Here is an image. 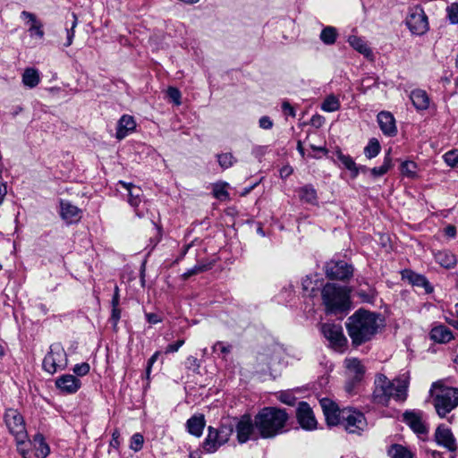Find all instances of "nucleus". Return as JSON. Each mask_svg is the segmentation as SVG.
Masks as SVG:
<instances>
[{
  "label": "nucleus",
  "mask_w": 458,
  "mask_h": 458,
  "mask_svg": "<svg viewBox=\"0 0 458 458\" xmlns=\"http://www.w3.org/2000/svg\"><path fill=\"white\" fill-rule=\"evenodd\" d=\"M299 199L301 202L316 206L318 203V198L316 189L311 184H306L297 189Z\"/></svg>",
  "instance_id": "26"
},
{
  "label": "nucleus",
  "mask_w": 458,
  "mask_h": 458,
  "mask_svg": "<svg viewBox=\"0 0 458 458\" xmlns=\"http://www.w3.org/2000/svg\"><path fill=\"white\" fill-rule=\"evenodd\" d=\"M4 422L8 432L14 438L17 452L23 458H27L30 453L28 446L30 441L24 417L18 410L8 408L4 413Z\"/></svg>",
  "instance_id": "4"
},
{
  "label": "nucleus",
  "mask_w": 458,
  "mask_h": 458,
  "mask_svg": "<svg viewBox=\"0 0 458 458\" xmlns=\"http://www.w3.org/2000/svg\"><path fill=\"white\" fill-rule=\"evenodd\" d=\"M144 437L140 433H135L131 438L130 448L134 452H139L142 449Z\"/></svg>",
  "instance_id": "44"
},
{
  "label": "nucleus",
  "mask_w": 458,
  "mask_h": 458,
  "mask_svg": "<svg viewBox=\"0 0 458 458\" xmlns=\"http://www.w3.org/2000/svg\"><path fill=\"white\" fill-rule=\"evenodd\" d=\"M344 367L346 369L347 376L352 379V382L348 383L346 386L347 391L351 392L354 384L360 382L362 379L365 373V369L360 360L357 358L345 359Z\"/></svg>",
  "instance_id": "16"
},
{
  "label": "nucleus",
  "mask_w": 458,
  "mask_h": 458,
  "mask_svg": "<svg viewBox=\"0 0 458 458\" xmlns=\"http://www.w3.org/2000/svg\"><path fill=\"white\" fill-rule=\"evenodd\" d=\"M277 399L284 404L293 406L296 403V397L294 394L290 391H283L278 393Z\"/></svg>",
  "instance_id": "43"
},
{
  "label": "nucleus",
  "mask_w": 458,
  "mask_h": 458,
  "mask_svg": "<svg viewBox=\"0 0 458 458\" xmlns=\"http://www.w3.org/2000/svg\"><path fill=\"white\" fill-rule=\"evenodd\" d=\"M32 445L35 449V455L37 458H46L49 453L50 448L45 441V437L42 434L38 433L34 436Z\"/></svg>",
  "instance_id": "32"
},
{
  "label": "nucleus",
  "mask_w": 458,
  "mask_h": 458,
  "mask_svg": "<svg viewBox=\"0 0 458 458\" xmlns=\"http://www.w3.org/2000/svg\"><path fill=\"white\" fill-rule=\"evenodd\" d=\"M325 272L330 279L345 280L352 276L353 268L344 261L331 260L326 264Z\"/></svg>",
  "instance_id": "15"
},
{
  "label": "nucleus",
  "mask_w": 458,
  "mask_h": 458,
  "mask_svg": "<svg viewBox=\"0 0 458 458\" xmlns=\"http://www.w3.org/2000/svg\"><path fill=\"white\" fill-rule=\"evenodd\" d=\"M216 158H217L219 165L223 169H227V168L233 166L237 161V159L233 156L232 153L218 154V155H216Z\"/></svg>",
  "instance_id": "42"
},
{
  "label": "nucleus",
  "mask_w": 458,
  "mask_h": 458,
  "mask_svg": "<svg viewBox=\"0 0 458 458\" xmlns=\"http://www.w3.org/2000/svg\"><path fill=\"white\" fill-rule=\"evenodd\" d=\"M72 27L71 29H67V39H66V42L64 44L65 47H70L72 44V41H73V38H74V36H75V28L78 24V19H77V16L75 13H72Z\"/></svg>",
  "instance_id": "46"
},
{
  "label": "nucleus",
  "mask_w": 458,
  "mask_h": 458,
  "mask_svg": "<svg viewBox=\"0 0 458 458\" xmlns=\"http://www.w3.org/2000/svg\"><path fill=\"white\" fill-rule=\"evenodd\" d=\"M212 349L214 352H219L220 353L227 354L231 352V345L226 344L224 342H216L213 345Z\"/></svg>",
  "instance_id": "50"
},
{
  "label": "nucleus",
  "mask_w": 458,
  "mask_h": 458,
  "mask_svg": "<svg viewBox=\"0 0 458 458\" xmlns=\"http://www.w3.org/2000/svg\"><path fill=\"white\" fill-rule=\"evenodd\" d=\"M336 157L342 165L352 173V177H357L360 174V168L354 160L349 155L344 154L342 151H336Z\"/></svg>",
  "instance_id": "34"
},
{
  "label": "nucleus",
  "mask_w": 458,
  "mask_h": 458,
  "mask_svg": "<svg viewBox=\"0 0 458 458\" xmlns=\"http://www.w3.org/2000/svg\"><path fill=\"white\" fill-rule=\"evenodd\" d=\"M416 276V280L413 281L414 284H422V285H427L428 284V282L426 280V278L424 276Z\"/></svg>",
  "instance_id": "63"
},
{
  "label": "nucleus",
  "mask_w": 458,
  "mask_h": 458,
  "mask_svg": "<svg viewBox=\"0 0 458 458\" xmlns=\"http://www.w3.org/2000/svg\"><path fill=\"white\" fill-rule=\"evenodd\" d=\"M429 392L439 417L445 418L458 406V388L448 386L439 380L432 384Z\"/></svg>",
  "instance_id": "5"
},
{
  "label": "nucleus",
  "mask_w": 458,
  "mask_h": 458,
  "mask_svg": "<svg viewBox=\"0 0 458 458\" xmlns=\"http://www.w3.org/2000/svg\"><path fill=\"white\" fill-rule=\"evenodd\" d=\"M229 184L225 182H216L213 185V194L215 198L224 200L229 199V193L227 187Z\"/></svg>",
  "instance_id": "38"
},
{
  "label": "nucleus",
  "mask_w": 458,
  "mask_h": 458,
  "mask_svg": "<svg viewBox=\"0 0 458 458\" xmlns=\"http://www.w3.org/2000/svg\"><path fill=\"white\" fill-rule=\"evenodd\" d=\"M381 325L377 314L360 309L348 318L346 328L352 344L360 345L371 340Z\"/></svg>",
  "instance_id": "1"
},
{
  "label": "nucleus",
  "mask_w": 458,
  "mask_h": 458,
  "mask_svg": "<svg viewBox=\"0 0 458 458\" xmlns=\"http://www.w3.org/2000/svg\"><path fill=\"white\" fill-rule=\"evenodd\" d=\"M292 173H293V170L290 167H284L280 171V174H281L282 177L283 176H289Z\"/></svg>",
  "instance_id": "64"
},
{
  "label": "nucleus",
  "mask_w": 458,
  "mask_h": 458,
  "mask_svg": "<svg viewBox=\"0 0 458 458\" xmlns=\"http://www.w3.org/2000/svg\"><path fill=\"white\" fill-rule=\"evenodd\" d=\"M145 317L149 324H157L162 321V318L156 313H146Z\"/></svg>",
  "instance_id": "58"
},
{
  "label": "nucleus",
  "mask_w": 458,
  "mask_h": 458,
  "mask_svg": "<svg viewBox=\"0 0 458 458\" xmlns=\"http://www.w3.org/2000/svg\"><path fill=\"white\" fill-rule=\"evenodd\" d=\"M321 295L327 313L338 314L350 309V291L346 287L327 283L323 287Z\"/></svg>",
  "instance_id": "6"
},
{
  "label": "nucleus",
  "mask_w": 458,
  "mask_h": 458,
  "mask_svg": "<svg viewBox=\"0 0 458 458\" xmlns=\"http://www.w3.org/2000/svg\"><path fill=\"white\" fill-rule=\"evenodd\" d=\"M444 160L451 167L458 166V151H448L444 155Z\"/></svg>",
  "instance_id": "47"
},
{
  "label": "nucleus",
  "mask_w": 458,
  "mask_h": 458,
  "mask_svg": "<svg viewBox=\"0 0 458 458\" xmlns=\"http://www.w3.org/2000/svg\"><path fill=\"white\" fill-rule=\"evenodd\" d=\"M340 108L339 99L334 96H327L321 105V109L325 112H335Z\"/></svg>",
  "instance_id": "37"
},
{
  "label": "nucleus",
  "mask_w": 458,
  "mask_h": 458,
  "mask_svg": "<svg viewBox=\"0 0 458 458\" xmlns=\"http://www.w3.org/2000/svg\"><path fill=\"white\" fill-rule=\"evenodd\" d=\"M68 364L67 354L60 344H54L43 360V369L53 375L57 370H62Z\"/></svg>",
  "instance_id": "10"
},
{
  "label": "nucleus",
  "mask_w": 458,
  "mask_h": 458,
  "mask_svg": "<svg viewBox=\"0 0 458 458\" xmlns=\"http://www.w3.org/2000/svg\"><path fill=\"white\" fill-rule=\"evenodd\" d=\"M233 428H235L236 437L240 444L260 437L255 426V419L252 420L248 414L242 415L237 420Z\"/></svg>",
  "instance_id": "12"
},
{
  "label": "nucleus",
  "mask_w": 458,
  "mask_h": 458,
  "mask_svg": "<svg viewBox=\"0 0 458 458\" xmlns=\"http://www.w3.org/2000/svg\"><path fill=\"white\" fill-rule=\"evenodd\" d=\"M211 267L209 264H197L191 269L187 270L183 274L184 278H189L191 276L198 275L199 273H202L204 271L208 270Z\"/></svg>",
  "instance_id": "45"
},
{
  "label": "nucleus",
  "mask_w": 458,
  "mask_h": 458,
  "mask_svg": "<svg viewBox=\"0 0 458 458\" xmlns=\"http://www.w3.org/2000/svg\"><path fill=\"white\" fill-rule=\"evenodd\" d=\"M348 433L360 435L368 426L364 414L353 408L342 410V420L339 424Z\"/></svg>",
  "instance_id": "9"
},
{
  "label": "nucleus",
  "mask_w": 458,
  "mask_h": 458,
  "mask_svg": "<svg viewBox=\"0 0 458 458\" xmlns=\"http://www.w3.org/2000/svg\"><path fill=\"white\" fill-rule=\"evenodd\" d=\"M447 17L451 23H458V4L454 3L446 8Z\"/></svg>",
  "instance_id": "48"
},
{
  "label": "nucleus",
  "mask_w": 458,
  "mask_h": 458,
  "mask_svg": "<svg viewBox=\"0 0 458 458\" xmlns=\"http://www.w3.org/2000/svg\"><path fill=\"white\" fill-rule=\"evenodd\" d=\"M435 437L439 445L448 450L453 451L456 448L455 439L448 428L439 426L436 430Z\"/></svg>",
  "instance_id": "24"
},
{
  "label": "nucleus",
  "mask_w": 458,
  "mask_h": 458,
  "mask_svg": "<svg viewBox=\"0 0 458 458\" xmlns=\"http://www.w3.org/2000/svg\"><path fill=\"white\" fill-rule=\"evenodd\" d=\"M445 233L448 237L454 238L456 235V228L454 225H448Z\"/></svg>",
  "instance_id": "62"
},
{
  "label": "nucleus",
  "mask_w": 458,
  "mask_h": 458,
  "mask_svg": "<svg viewBox=\"0 0 458 458\" xmlns=\"http://www.w3.org/2000/svg\"><path fill=\"white\" fill-rule=\"evenodd\" d=\"M40 82V75L35 68H26L22 74V83L24 86L33 89Z\"/></svg>",
  "instance_id": "33"
},
{
  "label": "nucleus",
  "mask_w": 458,
  "mask_h": 458,
  "mask_svg": "<svg viewBox=\"0 0 458 458\" xmlns=\"http://www.w3.org/2000/svg\"><path fill=\"white\" fill-rule=\"evenodd\" d=\"M392 167V160L389 155H386L384 158L383 165L379 167H374L370 169V173L374 177H379L384 175Z\"/></svg>",
  "instance_id": "40"
},
{
  "label": "nucleus",
  "mask_w": 458,
  "mask_h": 458,
  "mask_svg": "<svg viewBox=\"0 0 458 458\" xmlns=\"http://www.w3.org/2000/svg\"><path fill=\"white\" fill-rule=\"evenodd\" d=\"M407 389L408 377L405 375L392 382L385 375L380 374L375 379L372 398L374 403L386 406L392 397L396 401H404L407 396Z\"/></svg>",
  "instance_id": "3"
},
{
  "label": "nucleus",
  "mask_w": 458,
  "mask_h": 458,
  "mask_svg": "<svg viewBox=\"0 0 458 458\" xmlns=\"http://www.w3.org/2000/svg\"><path fill=\"white\" fill-rule=\"evenodd\" d=\"M348 43L352 48L363 55L367 58H372L373 54L371 48L368 46L367 42L357 36H350L348 38Z\"/></svg>",
  "instance_id": "30"
},
{
  "label": "nucleus",
  "mask_w": 458,
  "mask_h": 458,
  "mask_svg": "<svg viewBox=\"0 0 458 458\" xmlns=\"http://www.w3.org/2000/svg\"><path fill=\"white\" fill-rule=\"evenodd\" d=\"M7 194V183L0 181V206L4 203Z\"/></svg>",
  "instance_id": "60"
},
{
  "label": "nucleus",
  "mask_w": 458,
  "mask_h": 458,
  "mask_svg": "<svg viewBox=\"0 0 458 458\" xmlns=\"http://www.w3.org/2000/svg\"><path fill=\"white\" fill-rule=\"evenodd\" d=\"M282 109L284 111V113L287 115H290V116H293L294 117L295 116V110L294 108L290 105V103L288 102H284L283 105H282Z\"/></svg>",
  "instance_id": "59"
},
{
  "label": "nucleus",
  "mask_w": 458,
  "mask_h": 458,
  "mask_svg": "<svg viewBox=\"0 0 458 458\" xmlns=\"http://www.w3.org/2000/svg\"><path fill=\"white\" fill-rule=\"evenodd\" d=\"M90 370V366L88 362H82L80 364H76L72 371L77 377L86 376Z\"/></svg>",
  "instance_id": "49"
},
{
  "label": "nucleus",
  "mask_w": 458,
  "mask_h": 458,
  "mask_svg": "<svg viewBox=\"0 0 458 458\" xmlns=\"http://www.w3.org/2000/svg\"><path fill=\"white\" fill-rule=\"evenodd\" d=\"M284 358V350L279 345H275L259 353L256 359L257 370L276 377L281 370Z\"/></svg>",
  "instance_id": "7"
},
{
  "label": "nucleus",
  "mask_w": 458,
  "mask_h": 458,
  "mask_svg": "<svg viewBox=\"0 0 458 458\" xmlns=\"http://www.w3.org/2000/svg\"><path fill=\"white\" fill-rule=\"evenodd\" d=\"M321 333L336 351H342L347 344V339L343 333V327L339 324L324 323L321 325Z\"/></svg>",
  "instance_id": "14"
},
{
  "label": "nucleus",
  "mask_w": 458,
  "mask_h": 458,
  "mask_svg": "<svg viewBox=\"0 0 458 458\" xmlns=\"http://www.w3.org/2000/svg\"><path fill=\"white\" fill-rule=\"evenodd\" d=\"M120 432L118 429H115L112 434V439L110 441V445L114 448H118L120 445Z\"/></svg>",
  "instance_id": "57"
},
{
  "label": "nucleus",
  "mask_w": 458,
  "mask_h": 458,
  "mask_svg": "<svg viewBox=\"0 0 458 458\" xmlns=\"http://www.w3.org/2000/svg\"><path fill=\"white\" fill-rule=\"evenodd\" d=\"M119 302H120L119 288L117 285H115L111 304H112V306L116 307V306H119Z\"/></svg>",
  "instance_id": "61"
},
{
  "label": "nucleus",
  "mask_w": 458,
  "mask_h": 458,
  "mask_svg": "<svg viewBox=\"0 0 458 458\" xmlns=\"http://www.w3.org/2000/svg\"><path fill=\"white\" fill-rule=\"evenodd\" d=\"M60 216L67 224H74L81 218V209L68 200H60Z\"/></svg>",
  "instance_id": "21"
},
{
  "label": "nucleus",
  "mask_w": 458,
  "mask_h": 458,
  "mask_svg": "<svg viewBox=\"0 0 458 458\" xmlns=\"http://www.w3.org/2000/svg\"><path fill=\"white\" fill-rule=\"evenodd\" d=\"M184 340L180 339L174 344H170L165 348V353L176 352L184 344Z\"/></svg>",
  "instance_id": "53"
},
{
  "label": "nucleus",
  "mask_w": 458,
  "mask_h": 458,
  "mask_svg": "<svg viewBox=\"0 0 458 458\" xmlns=\"http://www.w3.org/2000/svg\"><path fill=\"white\" fill-rule=\"evenodd\" d=\"M56 388L65 394H72L81 387V381L74 375L64 374L55 380Z\"/></svg>",
  "instance_id": "18"
},
{
  "label": "nucleus",
  "mask_w": 458,
  "mask_h": 458,
  "mask_svg": "<svg viewBox=\"0 0 458 458\" xmlns=\"http://www.w3.org/2000/svg\"><path fill=\"white\" fill-rule=\"evenodd\" d=\"M410 98L417 110H426L429 106L430 99L423 89H414L411 92Z\"/></svg>",
  "instance_id": "28"
},
{
  "label": "nucleus",
  "mask_w": 458,
  "mask_h": 458,
  "mask_svg": "<svg viewBox=\"0 0 458 458\" xmlns=\"http://www.w3.org/2000/svg\"><path fill=\"white\" fill-rule=\"evenodd\" d=\"M337 30L335 27L327 26L320 33V40L326 45H333L337 38Z\"/></svg>",
  "instance_id": "35"
},
{
  "label": "nucleus",
  "mask_w": 458,
  "mask_h": 458,
  "mask_svg": "<svg viewBox=\"0 0 458 458\" xmlns=\"http://www.w3.org/2000/svg\"><path fill=\"white\" fill-rule=\"evenodd\" d=\"M186 427L188 432L195 437H200L205 427L203 415H195L187 420Z\"/></svg>",
  "instance_id": "31"
},
{
  "label": "nucleus",
  "mask_w": 458,
  "mask_h": 458,
  "mask_svg": "<svg viewBox=\"0 0 458 458\" xmlns=\"http://www.w3.org/2000/svg\"><path fill=\"white\" fill-rule=\"evenodd\" d=\"M121 318V310L119 309V306H112V313H111V322L113 323L114 327L117 326L118 321Z\"/></svg>",
  "instance_id": "54"
},
{
  "label": "nucleus",
  "mask_w": 458,
  "mask_h": 458,
  "mask_svg": "<svg viewBox=\"0 0 458 458\" xmlns=\"http://www.w3.org/2000/svg\"><path fill=\"white\" fill-rule=\"evenodd\" d=\"M168 97L174 102L175 105L179 106L181 104V93L175 88H169L167 89Z\"/></svg>",
  "instance_id": "51"
},
{
  "label": "nucleus",
  "mask_w": 458,
  "mask_h": 458,
  "mask_svg": "<svg viewBox=\"0 0 458 458\" xmlns=\"http://www.w3.org/2000/svg\"><path fill=\"white\" fill-rule=\"evenodd\" d=\"M434 256L436 262L445 268H453L457 263L455 255L446 250H439Z\"/></svg>",
  "instance_id": "29"
},
{
  "label": "nucleus",
  "mask_w": 458,
  "mask_h": 458,
  "mask_svg": "<svg viewBox=\"0 0 458 458\" xmlns=\"http://www.w3.org/2000/svg\"><path fill=\"white\" fill-rule=\"evenodd\" d=\"M259 125L263 130H270L273 127L274 123L269 116L265 115L259 118Z\"/></svg>",
  "instance_id": "52"
},
{
  "label": "nucleus",
  "mask_w": 458,
  "mask_h": 458,
  "mask_svg": "<svg viewBox=\"0 0 458 458\" xmlns=\"http://www.w3.org/2000/svg\"><path fill=\"white\" fill-rule=\"evenodd\" d=\"M391 458H412L411 453L401 445H394L389 450Z\"/></svg>",
  "instance_id": "41"
},
{
  "label": "nucleus",
  "mask_w": 458,
  "mask_h": 458,
  "mask_svg": "<svg viewBox=\"0 0 458 458\" xmlns=\"http://www.w3.org/2000/svg\"><path fill=\"white\" fill-rule=\"evenodd\" d=\"M208 436L203 442V448L208 453H214L228 442L233 432V425L222 424L218 428L208 427Z\"/></svg>",
  "instance_id": "8"
},
{
  "label": "nucleus",
  "mask_w": 458,
  "mask_h": 458,
  "mask_svg": "<svg viewBox=\"0 0 458 458\" xmlns=\"http://www.w3.org/2000/svg\"><path fill=\"white\" fill-rule=\"evenodd\" d=\"M301 285H302L303 291L306 292V293L310 292V293H311L315 290V286L313 285L312 279L310 277H309V276H306L302 280Z\"/></svg>",
  "instance_id": "55"
},
{
  "label": "nucleus",
  "mask_w": 458,
  "mask_h": 458,
  "mask_svg": "<svg viewBox=\"0 0 458 458\" xmlns=\"http://www.w3.org/2000/svg\"><path fill=\"white\" fill-rule=\"evenodd\" d=\"M430 338L438 344H445L450 342L453 338V332L444 325L434 327L430 331Z\"/></svg>",
  "instance_id": "27"
},
{
  "label": "nucleus",
  "mask_w": 458,
  "mask_h": 458,
  "mask_svg": "<svg viewBox=\"0 0 458 458\" xmlns=\"http://www.w3.org/2000/svg\"><path fill=\"white\" fill-rule=\"evenodd\" d=\"M401 174L408 178L414 179L418 176V166L413 161H404L401 165Z\"/></svg>",
  "instance_id": "36"
},
{
  "label": "nucleus",
  "mask_w": 458,
  "mask_h": 458,
  "mask_svg": "<svg viewBox=\"0 0 458 458\" xmlns=\"http://www.w3.org/2000/svg\"><path fill=\"white\" fill-rule=\"evenodd\" d=\"M289 415L276 407H264L255 415V426L261 438H274L285 433Z\"/></svg>",
  "instance_id": "2"
},
{
  "label": "nucleus",
  "mask_w": 458,
  "mask_h": 458,
  "mask_svg": "<svg viewBox=\"0 0 458 458\" xmlns=\"http://www.w3.org/2000/svg\"><path fill=\"white\" fill-rule=\"evenodd\" d=\"M298 423L305 430H313L317 428L318 422L315 419L314 413L310 406L301 402L299 403L296 411Z\"/></svg>",
  "instance_id": "17"
},
{
  "label": "nucleus",
  "mask_w": 458,
  "mask_h": 458,
  "mask_svg": "<svg viewBox=\"0 0 458 458\" xmlns=\"http://www.w3.org/2000/svg\"><path fill=\"white\" fill-rule=\"evenodd\" d=\"M128 191V203L134 209L139 217H143L148 213V202L143 198L142 190L124 182H119Z\"/></svg>",
  "instance_id": "13"
},
{
  "label": "nucleus",
  "mask_w": 458,
  "mask_h": 458,
  "mask_svg": "<svg viewBox=\"0 0 458 458\" xmlns=\"http://www.w3.org/2000/svg\"><path fill=\"white\" fill-rule=\"evenodd\" d=\"M380 149L381 147L378 140L371 139L364 148V154L369 159H371L379 154Z\"/></svg>",
  "instance_id": "39"
},
{
  "label": "nucleus",
  "mask_w": 458,
  "mask_h": 458,
  "mask_svg": "<svg viewBox=\"0 0 458 458\" xmlns=\"http://www.w3.org/2000/svg\"><path fill=\"white\" fill-rule=\"evenodd\" d=\"M319 403L327 424L329 426L339 425L342 420V410H339L337 405L327 398L321 399Z\"/></svg>",
  "instance_id": "19"
},
{
  "label": "nucleus",
  "mask_w": 458,
  "mask_h": 458,
  "mask_svg": "<svg viewBox=\"0 0 458 458\" xmlns=\"http://www.w3.org/2000/svg\"><path fill=\"white\" fill-rule=\"evenodd\" d=\"M136 128V123L132 116L124 114L118 121L116 138L118 140L124 139L129 133L132 132Z\"/></svg>",
  "instance_id": "25"
},
{
  "label": "nucleus",
  "mask_w": 458,
  "mask_h": 458,
  "mask_svg": "<svg viewBox=\"0 0 458 458\" xmlns=\"http://www.w3.org/2000/svg\"><path fill=\"white\" fill-rule=\"evenodd\" d=\"M21 18L25 21L28 26V31L31 38L42 39L45 32L43 30V23L38 19L36 14L28 11L21 13Z\"/></svg>",
  "instance_id": "20"
},
{
  "label": "nucleus",
  "mask_w": 458,
  "mask_h": 458,
  "mask_svg": "<svg viewBox=\"0 0 458 458\" xmlns=\"http://www.w3.org/2000/svg\"><path fill=\"white\" fill-rule=\"evenodd\" d=\"M403 421L417 435H423L427 433V427L422 420V416L420 412L405 411L403 413Z\"/></svg>",
  "instance_id": "22"
},
{
  "label": "nucleus",
  "mask_w": 458,
  "mask_h": 458,
  "mask_svg": "<svg viewBox=\"0 0 458 458\" xmlns=\"http://www.w3.org/2000/svg\"><path fill=\"white\" fill-rule=\"evenodd\" d=\"M405 22L410 31L417 36L424 35L429 29L428 17L419 5L410 8Z\"/></svg>",
  "instance_id": "11"
},
{
  "label": "nucleus",
  "mask_w": 458,
  "mask_h": 458,
  "mask_svg": "<svg viewBox=\"0 0 458 458\" xmlns=\"http://www.w3.org/2000/svg\"><path fill=\"white\" fill-rule=\"evenodd\" d=\"M159 354H160L159 352H156L148 360V365H147V369H146V377L148 379L149 378L151 368H152L153 364L157 361Z\"/></svg>",
  "instance_id": "56"
},
{
  "label": "nucleus",
  "mask_w": 458,
  "mask_h": 458,
  "mask_svg": "<svg viewBox=\"0 0 458 458\" xmlns=\"http://www.w3.org/2000/svg\"><path fill=\"white\" fill-rule=\"evenodd\" d=\"M377 123L382 132L386 136H394L397 132L395 120L390 112L382 111L377 114Z\"/></svg>",
  "instance_id": "23"
}]
</instances>
